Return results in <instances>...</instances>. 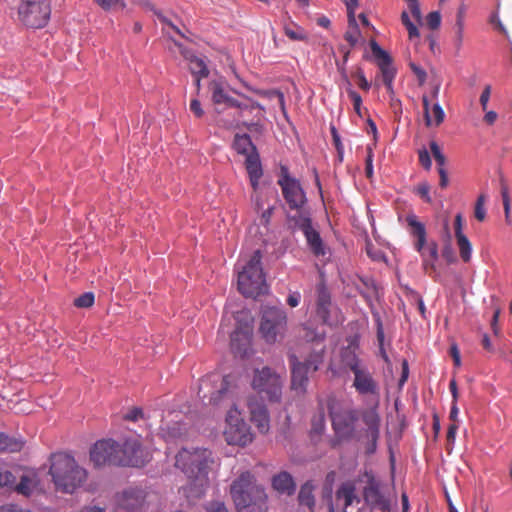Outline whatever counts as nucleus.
<instances>
[{
  "label": "nucleus",
  "mask_w": 512,
  "mask_h": 512,
  "mask_svg": "<svg viewBox=\"0 0 512 512\" xmlns=\"http://www.w3.org/2000/svg\"><path fill=\"white\" fill-rule=\"evenodd\" d=\"M213 463L212 453L205 448L182 449L176 455L175 465L188 478V484L182 487L187 498H199L208 486V471Z\"/></svg>",
  "instance_id": "obj_1"
},
{
  "label": "nucleus",
  "mask_w": 512,
  "mask_h": 512,
  "mask_svg": "<svg viewBox=\"0 0 512 512\" xmlns=\"http://www.w3.org/2000/svg\"><path fill=\"white\" fill-rule=\"evenodd\" d=\"M49 474L56 490L73 493L87 480V471L81 467L73 456L57 452L50 456Z\"/></svg>",
  "instance_id": "obj_2"
},
{
  "label": "nucleus",
  "mask_w": 512,
  "mask_h": 512,
  "mask_svg": "<svg viewBox=\"0 0 512 512\" xmlns=\"http://www.w3.org/2000/svg\"><path fill=\"white\" fill-rule=\"evenodd\" d=\"M232 499L238 512H266V499L264 488L255 483L254 476L243 472L233 481L230 488Z\"/></svg>",
  "instance_id": "obj_3"
},
{
  "label": "nucleus",
  "mask_w": 512,
  "mask_h": 512,
  "mask_svg": "<svg viewBox=\"0 0 512 512\" xmlns=\"http://www.w3.org/2000/svg\"><path fill=\"white\" fill-rule=\"evenodd\" d=\"M361 481L364 483L361 496L367 508L371 512H391L397 499L390 487L372 470H365Z\"/></svg>",
  "instance_id": "obj_4"
},
{
  "label": "nucleus",
  "mask_w": 512,
  "mask_h": 512,
  "mask_svg": "<svg viewBox=\"0 0 512 512\" xmlns=\"http://www.w3.org/2000/svg\"><path fill=\"white\" fill-rule=\"evenodd\" d=\"M261 258L260 251L256 250L246 264L238 271V290L245 297L257 298L268 290Z\"/></svg>",
  "instance_id": "obj_5"
},
{
  "label": "nucleus",
  "mask_w": 512,
  "mask_h": 512,
  "mask_svg": "<svg viewBox=\"0 0 512 512\" xmlns=\"http://www.w3.org/2000/svg\"><path fill=\"white\" fill-rule=\"evenodd\" d=\"M407 225L410 228V234L416 239L414 247L422 257V265L426 273L436 271V261L438 259V245L435 241L426 244V229L423 223L418 220L415 214L406 216Z\"/></svg>",
  "instance_id": "obj_6"
},
{
  "label": "nucleus",
  "mask_w": 512,
  "mask_h": 512,
  "mask_svg": "<svg viewBox=\"0 0 512 512\" xmlns=\"http://www.w3.org/2000/svg\"><path fill=\"white\" fill-rule=\"evenodd\" d=\"M252 388L269 402H279L282 397L283 379L270 367L254 371Z\"/></svg>",
  "instance_id": "obj_7"
},
{
  "label": "nucleus",
  "mask_w": 512,
  "mask_h": 512,
  "mask_svg": "<svg viewBox=\"0 0 512 512\" xmlns=\"http://www.w3.org/2000/svg\"><path fill=\"white\" fill-rule=\"evenodd\" d=\"M322 361L323 349L311 353L304 362L297 361L295 356L291 357V390L297 395H304L308 384V374L317 371Z\"/></svg>",
  "instance_id": "obj_8"
},
{
  "label": "nucleus",
  "mask_w": 512,
  "mask_h": 512,
  "mask_svg": "<svg viewBox=\"0 0 512 512\" xmlns=\"http://www.w3.org/2000/svg\"><path fill=\"white\" fill-rule=\"evenodd\" d=\"M50 15L51 7L45 0H21L18 5V18L28 28H43Z\"/></svg>",
  "instance_id": "obj_9"
},
{
  "label": "nucleus",
  "mask_w": 512,
  "mask_h": 512,
  "mask_svg": "<svg viewBox=\"0 0 512 512\" xmlns=\"http://www.w3.org/2000/svg\"><path fill=\"white\" fill-rule=\"evenodd\" d=\"M287 326V316L283 309L266 306L262 311L260 333L267 343H275L282 338Z\"/></svg>",
  "instance_id": "obj_10"
},
{
  "label": "nucleus",
  "mask_w": 512,
  "mask_h": 512,
  "mask_svg": "<svg viewBox=\"0 0 512 512\" xmlns=\"http://www.w3.org/2000/svg\"><path fill=\"white\" fill-rule=\"evenodd\" d=\"M224 437L229 445L246 446L253 441L250 426L240 417L236 407L227 413Z\"/></svg>",
  "instance_id": "obj_11"
},
{
  "label": "nucleus",
  "mask_w": 512,
  "mask_h": 512,
  "mask_svg": "<svg viewBox=\"0 0 512 512\" xmlns=\"http://www.w3.org/2000/svg\"><path fill=\"white\" fill-rule=\"evenodd\" d=\"M278 185L281 187L282 195L289 208L297 211V215L306 213L303 211V207L307 202L305 192L300 182L291 177L285 168H282V175L278 179Z\"/></svg>",
  "instance_id": "obj_12"
},
{
  "label": "nucleus",
  "mask_w": 512,
  "mask_h": 512,
  "mask_svg": "<svg viewBox=\"0 0 512 512\" xmlns=\"http://www.w3.org/2000/svg\"><path fill=\"white\" fill-rule=\"evenodd\" d=\"M119 444L111 439L97 441L90 449V460L96 467L133 463L132 459H120Z\"/></svg>",
  "instance_id": "obj_13"
},
{
  "label": "nucleus",
  "mask_w": 512,
  "mask_h": 512,
  "mask_svg": "<svg viewBox=\"0 0 512 512\" xmlns=\"http://www.w3.org/2000/svg\"><path fill=\"white\" fill-rule=\"evenodd\" d=\"M289 220L294 226L302 231L307 245L314 256L321 257L327 253V248L320 236V233L313 227L309 213H300L299 215L289 216Z\"/></svg>",
  "instance_id": "obj_14"
},
{
  "label": "nucleus",
  "mask_w": 512,
  "mask_h": 512,
  "mask_svg": "<svg viewBox=\"0 0 512 512\" xmlns=\"http://www.w3.org/2000/svg\"><path fill=\"white\" fill-rule=\"evenodd\" d=\"M120 459H132L133 463H119V466L142 467L150 459V453L141 445L139 438L131 437L119 444Z\"/></svg>",
  "instance_id": "obj_15"
},
{
  "label": "nucleus",
  "mask_w": 512,
  "mask_h": 512,
  "mask_svg": "<svg viewBox=\"0 0 512 512\" xmlns=\"http://www.w3.org/2000/svg\"><path fill=\"white\" fill-rule=\"evenodd\" d=\"M330 417L332 427L337 436L341 438H349L355 430V423L359 418V414L355 409H341L338 411L331 410Z\"/></svg>",
  "instance_id": "obj_16"
},
{
  "label": "nucleus",
  "mask_w": 512,
  "mask_h": 512,
  "mask_svg": "<svg viewBox=\"0 0 512 512\" xmlns=\"http://www.w3.org/2000/svg\"><path fill=\"white\" fill-rule=\"evenodd\" d=\"M212 383H219V386L216 391L210 394L208 403L217 405L229 391L231 383L230 376L221 377L218 374H213L205 379H202L198 391V394L201 398H207V392L209 391Z\"/></svg>",
  "instance_id": "obj_17"
},
{
  "label": "nucleus",
  "mask_w": 512,
  "mask_h": 512,
  "mask_svg": "<svg viewBox=\"0 0 512 512\" xmlns=\"http://www.w3.org/2000/svg\"><path fill=\"white\" fill-rule=\"evenodd\" d=\"M370 48L381 72L383 83L389 84V82H393L396 76V69L392 64L391 56L373 39L370 41Z\"/></svg>",
  "instance_id": "obj_18"
},
{
  "label": "nucleus",
  "mask_w": 512,
  "mask_h": 512,
  "mask_svg": "<svg viewBox=\"0 0 512 512\" xmlns=\"http://www.w3.org/2000/svg\"><path fill=\"white\" fill-rule=\"evenodd\" d=\"M252 326L250 323L239 325L231 334L230 347L235 356L245 357L251 344Z\"/></svg>",
  "instance_id": "obj_19"
},
{
  "label": "nucleus",
  "mask_w": 512,
  "mask_h": 512,
  "mask_svg": "<svg viewBox=\"0 0 512 512\" xmlns=\"http://www.w3.org/2000/svg\"><path fill=\"white\" fill-rule=\"evenodd\" d=\"M247 406L251 422L260 433L266 434L270 429V416L266 405L255 397H249Z\"/></svg>",
  "instance_id": "obj_20"
},
{
  "label": "nucleus",
  "mask_w": 512,
  "mask_h": 512,
  "mask_svg": "<svg viewBox=\"0 0 512 512\" xmlns=\"http://www.w3.org/2000/svg\"><path fill=\"white\" fill-rule=\"evenodd\" d=\"M145 499L146 493L142 488L130 487L118 496V508L124 512H139Z\"/></svg>",
  "instance_id": "obj_21"
},
{
  "label": "nucleus",
  "mask_w": 512,
  "mask_h": 512,
  "mask_svg": "<svg viewBox=\"0 0 512 512\" xmlns=\"http://www.w3.org/2000/svg\"><path fill=\"white\" fill-rule=\"evenodd\" d=\"M353 387L361 395H370L379 398V385L367 367L356 370Z\"/></svg>",
  "instance_id": "obj_22"
},
{
  "label": "nucleus",
  "mask_w": 512,
  "mask_h": 512,
  "mask_svg": "<svg viewBox=\"0 0 512 512\" xmlns=\"http://www.w3.org/2000/svg\"><path fill=\"white\" fill-rule=\"evenodd\" d=\"M335 501L344 511L354 503L359 504L361 498L357 493L355 481L347 480L342 482L335 492Z\"/></svg>",
  "instance_id": "obj_23"
},
{
  "label": "nucleus",
  "mask_w": 512,
  "mask_h": 512,
  "mask_svg": "<svg viewBox=\"0 0 512 512\" xmlns=\"http://www.w3.org/2000/svg\"><path fill=\"white\" fill-rule=\"evenodd\" d=\"M331 308V294L326 285L321 282L316 286V314L324 324H332L330 321Z\"/></svg>",
  "instance_id": "obj_24"
},
{
  "label": "nucleus",
  "mask_w": 512,
  "mask_h": 512,
  "mask_svg": "<svg viewBox=\"0 0 512 512\" xmlns=\"http://www.w3.org/2000/svg\"><path fill=\"white\" fill-rule=\"evenodd\" d=\"M39 485V478L36 471L29 469L25 470L19 476V482H14L12 490L23 496H30Z\"/></svg>",
  "instance_id": "obj_25"
},
{
  "label": "nucleus",
  "mask_w": 512,
  "mask_h": 512,
  "mask_svg": "<svg viewBox=\"0 0 512 512\" xmlns=\"http://www.w3.org/2000/svg\"><path fill=\"white\" fill-rule=\"evenodd\" d=\"M180 49L181 55L189 62V70L194 76L208 77L209 70L202 58L195 56L190 50L175 42Z\"/></svg>",
  "instance_id": "obj_26"
},
{
  "label": "nucleus",
  "mask_w": 512,
  "mask_h": 512,
  "mask_svg": "<svg viewBox=\"0 0 512 512\" xmlns=\"http://www.w3.org/2000/svg\"><path fill=\"white\" fill-rule=\"evenodd\" d=\"M362 421L367 427L368 437L371 438L373 448L380 434V417L376 408H370L362 412ZM374 449H372L373 451Z\"/></svg>",
  "instance_id": "obj_27"
},
{
  "label": "nucleus",
  "mask_w": 512,
  "mask_h": 512,
  "mask_svg": "<svg viewBox=\"0 0 512 512\" xmlns=\"http://www.w3.org/2000/svg\"><path fill=\"white\" fill-rule=\"evenodd\" d=\"M247 173L249 175L250 183L254 191L257 190L259 180L263 175L261 162L258 153L248 154L245 161Z\"/></svg>",
  "instance_id": "obj_28"
},
{
  "label": "nucleus",
  "mask_w": 512,
  "mask_h": 512,
  "mask_svg": "<svg viewBox=\"0 0 512 512\" xmlns=\"http://www.w3.org/2000/svg\"><path fill=\"white\" fill-rule=\"evenodd\" d=\"M208 89L211 92L212 102L216 105L225 104L228 107L230 105H238L237 100L230 97L224 90L223 83L218 80H212L208 84Z\"/></svg>",
  "instance_id": "obj_29"
},
{
  "label": "nucleus",
  "mask_w": 512,
  "mask_h": 512,
  "mask_svg": "<svg viewBox=\"0 0 512 512\" xmlns=\"http://www.w3.org/2000/svg\"><path fill=\"white\" fill-rule=\"evenodd\" d=\"M272 486L278 492L287 495L293 494L296 489L292 476L286 471L280 472L273 477Z\"/></svg>",
  "instance_id": "obj_30"
},
{
  "label": "nucleus",
  "mask_w": 512,
  "mask_h": 512,
  "mask_svg": "<svg viewBox=\"0 0 512 512\" xmlns=\"http://www.w3.org/2000/svg\"><path fill=\"white\" fill-rule=\"evenodd\" d=\"M233 146L239 154H243L246 157L248 154L256 153V148L252 143L249 135H236L234 138Z\"/></svg>",
  "instance_id": "obj_31"
},
{
  "label": "nucleus",
  "mask_w": 512,
  "mask_h": 512,
  "mask_svg": "<svg viewBox=\"0 0 512 512\" xmlns=\"http://www.w3.org/2000/svg\"><path fill=\"white\" fill-rule=\"evenodd\" d=\"M245 86L249 90H251L252 92H254L255 94H257L261 97H264L267 99L277 98L278 104L280 106L282 113L284 114V116L287 115L286 107H285V98H284V94L281 91L276 90V89H270V90L253 89L250 86H248L247 84H245Z\"/></svg>",
  "instance_id": "obj_32"
},
{
  "label": "nucleus",
  "mask_w": 512,
  "mask_h": 512,
  "mask_svg": "<svg viewBox=\"0 0 512 512\" xmlns=\"http://www.w3.org/2000/svg\"><path fill=\"white\" fill-rule=\"evenodd\" d=\"M325 430V410L322 403L311 419V434L321 435Z\"/></svg>",
  "instance_id": "obj_33"
},
{
  "label": "nucleus",
  "mask_w": 512,
  "mask_h": 512,
  "mask_svg": "<svg viewBox=\"0 0 512 512\" xmlns=\"http://www.w3.org/2000/svg\"><path fill=\"white\" fill-rule=\"evenodd\" d=\"M343 363L353 374L356 373V370H361L366 367L357 355L350 350L343 354Z\"/></svg>",
  "instance_id": "obj_34"
},
{
  "label": "nucleus",
  "mask_w": 512,
  "mask_h": 512,
  "mask_svg": "<svg viewBox=\"0 0 512 512\" xmlns=\"http://www.w3.org/2000/svg\"><path fill=\"white\" fill-rule=\"evenodd\" d=\"M312 492H313L312 485L309 483H305L301 487V489L299 491V495H298L299 503L301 505L307 506L310 509H312L313 506L315 505V500H314V496H313Z\"/></svg>",
  "instance_id": "obj_35"
},
{
  "label": "nucleus",
  "mask_w": 512,
  "mask_h": 512,
  "mask_svg": "<svg viewBox=\"0 0 512 512\" xmlns=\"http://www.w3.org/2000/svg\"><path fill=\"white\" fill-rule=\"evenodd\" d=\"M343 78L348 85L347 93L353 103L354 111L356 112V114L358 116L362 117V98L359 93H357L355 90H353L351 88V83H350L346 73H343Z\"/></svg>",
  "instance_id": "obj_36"
},
{
  "label": "nucleus",
  "mask_w": 512,
  "mask_h": 512,
  "mask_svg": "<svg viewBox=\"0 0 512 512\" xmlns=\"http://www.w3.org/2000/svg\"><path fill=\"white\" fill-rule=\"evenodd\" d=\"M23 443L17 441L4 433H0V450L8 452H17L22 449Z\"/></svg>",
  "instance_id": "obj_37"
},
{
  "label": "nucleus",
  "mask_w": 512,
  "mask_h": 512,
  "mask_svg": "<svg viewBox=\"0 0 512 512\" xmlns=\"http://www.w3.org/2000/svg\"><path fill=\"white\" fill-rule=\"evenodd\" d=\"M459 254L464 262H469L471 259L472 245L467 236L456 238Z\"/></svg>",
  "instance_id": "obj_38"
},
{
  "label": "nucleus",
  "mask_w": 512,
  "mask_h": 512,
  "mask_svg": "<svg viewBox=\"0 0 512 512\" xmlns=\"http://www.w3.org/2000/svg\"><path fill=\"white\" fill-rule=\"evenodd\" d=\"M284 34L293 41H304L307 39L305 30L296 24H293L292 27L284 25Z\"/></svg>",
  "instance_id": "obj_39"
},
{
  "label": "nucleus",
  "mask_w": 512,
  "mask_h": 512,
  "mask_svg": "<svg viewBox=\"0 0 512 512\" xmlns=\"http://www.w3.org/2000/svg\"><path fill=\"white\" fill-rule=\"evenodd\" d=\"M401 22L406 27L410 40L418 38L420 36L418 27L411 21L408 12H402Z\"/></svg>",
  "instance_id": "obj_40"
},
{
  "label": "nucleus",
  "mask_w": 512,
  "mask_h": 512,
  "mask_svg": "<svg viewBox=\"0 0 512 512\" xmlns=\"http://www.w3.org/2000/svg\"><path fill=\"white\" fill-rule=\"evenodd\" d=\"M349 29L345 32L344 38L350 44V46L354 47L358 43V39L360 36V30L357 22L348 23Z\"/></svg>",
  "instance_id": "obj_41"
},
{
  "label": "nucleus",
  "mask_w": 512,
  "mask_h": 512,
  "mask_svg": "<svg viewBox=\"0 0 512 512\" xmlns=\"http://www.w3.org/2000/svg\"><path fill=\"white\" fill-rule=\"evenodd\" d=\"M94 2L104 11L124 9L126 7L125 0H94Z\"/></svg>",
  "instance_id": "obj_42"
},
{
  "label": "nucleus",
  "mask_w": 512,
  "mask_h": 512,
  "mask_svg": "<svg viewBox=\"0 0 512 512\" xmlns=\"http://www.w3.org/2000/svg\"><path fill=\"white\" fill-rule=\"evenodd\" d=\"M15 480L16 476H14L12 472L0 467V488L12 490Z\"/></svg>",
  "instance_id": "obj_43"
},
{
  "label": "nucleus",
  "mask_w": 512,
  "mask_h": 512,
  "mask_svg": "<svg viewBox=\"0 0 512 512\" xmlns=\"http://www.w3.org/2000/svg\"><path fill=\"white\" fill-rule=\"evenodd\" d=\"M430 116L432 118V125L438 127L441 125L445 118V113L440 104L435 103L430 110Z\"/></svg>",
  "instance_id": "obj_44"
},
{
  "label": "nucleus",
  "mask_w": 512,
  "mask_h": 512,
  "mask_svg": "<svg viewBox=\"0 0 512 512\" xmlns=\"http://www.w3.org/2000/svg\"><path fill=\"white\" fill-rule=\"evenodd\" d=\"M94 301V294L92 292H86L75 298L74 305L78 308H90L94 304Z\"/></svg>",
  "instance_id": "obj_45"
},
{
  "label": "nucleus",
  "mask_w": 512,
  "mask_h": 512,
  "mask_svg": "<svg viewBox=\"0 0 512 512\" xmlns=\"http://www.w3.org/2000/svg\"><path fill=\"white\" fill-rule=\"evenodd\" d=\"M234 93H236V94H238V95L242 96L243 98L247 99V100L250 102V104H245V103L239 102V101L237 100V104H238V105H230L229 107L237 108V109H239L240 111H244V110H253V109H255V108H258V109H260V110H264V107H263L260 103H258V102H256V101H253V100H252V99H250L249 97H247V96H245V95H243V94H241V93H239V92H237V91H235V90H234Z\"/></svg>",
  "instance_id": "obj_46"
},
{
  "label": "nucleus",
  "mask_w": 512,
  "mask_h": 512,
  "mask_svg": "<svg viewBox=\"0 0 512 512\" xmlns=\"http://www.w3.org/2000/svg\"><path fill=\"white\" fill-rule=\"evenodd\" d=\"M414 192L426 203H431L432 198L430 196V185L427 182L419 183L415 188Z\"/></svg>",
  "instance_id": "obj_47"
},
{
  "label": "nucleus",
  "mask_w": 512,
  "mask_h": 512,
  "mask_svg": "<svg viewBox=\"0 0 512 512\" xmlns=\"http://www.w3.org/2000/svg\"><path fill=\"white\" fill-rule=\"evenodd\" d=\"M484 204H485V196L481 194L478 196L477 201L475 203V208H474V216L480 222L484 221L486 218V210H485Z\"/></svg>",
  "instance_id": "obj_48"
},
{
  "label": "nucleus",
  "mask_w": 512,
  "mask_h": 512,
  "mask_svg": "<svg viewBox=\"0 0 512 512\" xmlns=\"http://www.w3.org/2000/svg\"><path fill=\"white\" fill-rule=\"evenodd\" d=\"M384 338H385V335H384L383 326H382V323L379 321L378 325H377V340H378V344H379V351H380V355L382 356L384 361L386 363H388L389 357L384 349Z\"/></svg>",
  "instance_id": "obj_49"
},
{
  "label": "nucleus",
  "mask_w": 512,
  "mask_h": 512,
  "mask_svg": "<svg viewBox=\"0 0 512 512\" xmlns=\"http://www.w3.org/2000/svg\"><path fill=\"white\" fill-rule=\"evenodd\" d=\"M352 77H354L357 80V84L359 88H361L364 91H368L371 87L370 83L367 81L364 72L361 68H357L353 73Z\"/></svg>",
  "instance_id": "obj_50"
},
{
  "label": "nucleus",
  "mask_w": 512,
  "mask_h": 512,
  "mask_svg": "<svg viewBox=\"0 0 512 512\" xmlns=\"http://www.w3.org/2000/svg\"><path fill=\"white\" fill-rule=\"evenodd\" d=\"M426 24L431 30H436L441 24V15L438 11H432L426 16Z\"/></svg>",
  "instance_id": "obj_51"
},
{
  "label": "nucleus",
  "mask_w": 512,
  "mask_h": 512,
  "mask_svg": "<svg viewBox=\"0 0 512 512\" xmlns=\"http://www.w3.org/2000/svg\"><path fill=\"white\" fill-rule=\"evenodd\" d=\"M147 7H149L151 10L154 11V13L157 15L158 19L169 26L171 29H173L177 34H179L181 37H185L184 34L181 32V30L175 26L169 19H167L161 12L154 10L153 5L150 3H147Z\"/></svg>",
  "instance_id": "obj_52"
},
{
  "label": "nucleus",
  "mask_w": 512,
  "mask_h": 512,
  "mask_svg": "<svg viewBox=\"0 0 512 512\" xmlns=\"http://www.w3.org/2000/svg\"><path fill=\"white\" fill-rule=\"evenodd\" d=\"M464 37V23L461 21H456L455 23V46L457 49H460L463 43Z\"/></svg>",
  "instance_id": "obj_53"
},
{
  "label": "nucleus",
  "mask_w": 512,
  "mask_h": 512,
  "mask_svg": "<svg viewBox=\"0 0 512 512\" xmlns=\"http://www.w3.org/2000/svg\"><path fill=\"white\" fill-rule=\"evenodd\" d=\"M373 151L370 147L367 148V156L365 159L366 167L365 174L366 177L371 180L373 178Z\"/></svg>",
  "instance_id": "obj_54"
},
{
  "label": "nucleus",
  "mask_w": 512,
  "mask_h": 512,
  "mask_svg": "<svg viewBox=\"0 0 512 512\" xmlns=\"http://www.w3.org/2000/svg\"><path fill=\"white\" fill-rule=\"evenodd\" d=\"M501 195H502V200H503L505 216H508L509 212H510V199H509V195H508V188H507L506 184L504 183L503 179H501Z\"/></svg>",
  "instance_id": "obj_55"
},
{
  "label": "nucleus",
  "mask_w": 512,
  "mask_h": 512,
  "mask_svg": "<svg viewBox=\"0 0 512 512\" xmlns=\"http://www.w3.org/2000/svg\"><path fill=\"white\" fill-rule=\"evenodd\" d=\"M409 67L412 70V72L415 74V76L417 77L419 84H423L427 79L426 71L421 66H419L413 62H411L409 64Z\"/></svg>",
  "instance_id": "obj_56"
},
{
  "label": "nucleus",
  "mask_w": 512,
  "mask_h": 512,
  "mask_svg": "<svg viewBox=\"0 0 512 512\" xmlns=\"http://www.w3.org/2000/svg\"><path fill=\"white\" fill-rule=\"evenodd\" d=\"M348 15V23H355V10L358 7V0H347L345 2Z\"/></svg>",
  "instance_id": "obj_57"
},
{
  "label": "nucleus",
  "mask_w": 512,
  "mask_h": 512,
  "mask_svg": "<svg viewBox=\"0 0 512 512\" xmlns=\"http://www.w3.org/2000/svg\"><path fill=\"white\" fill-rule=\"evenodd\" d=\"M418 154H419L420 164L423 166L424 169L430 170L431 166H432V161H431L428 151L425 148H423V149L419 150Z\"/></svg>",
  "instance_id": "obj_58"
},
{
  "label": "nucleus",
  "mask_w": 512,
  "mask_h": 512,
  "mask_svg": "<svg viewBox=\"0 0 512 512\" xmlns=\"http://www.w3.org/2000/svg\"><path fill=\"white\" fill-rule=\"evenodd\" d=\"M464 220L461 213L456 214L454 220L455 238L466 236L463 233Z\"/></svg>",
  "instance_id": "obj_59"
},
{
  "label": "nucleus",
  "mask_w": 512,
  "mask_h": 512,
  "mask_svg": "<svg viewBox=\"0 0 512 512\" xmlns=\"http://www.w3.org/2000/svg\"><path fill=\"white\" fill-rule=\"evenodd\" d=\"M143 417V410L139 407H133L125 415L124 419L127 421H137Z\"/></svg>",
  "instance_id": "obj_60"
},
{
  "label": "nucleus",
  "mask_w": 512,
  "mask_h": 512,
  "mask_svg": "<svg viewBox=\"0 0 512 512\" xmlns=\"http://www.w3.org/2000/svg\"><path fill=\"white\" fill-rule=\"evenodd\" d=\"M331 134H332L333 142H334L335 148L337 150L338 156H339L340 160H342L344 148L341 143L340 136L338 135L335 127L331 128Z\"/></svg>",
  "instance_id": "obj_61"
},
{
  "label": "nucleus",
  "mask_w": 512,
  "mask_h": 512,
  "mask_svg": "<svg viewBox=\"0 0 512 512\" xmlns=\"http://www.w3.org/2000/svg\"><path fill=\"white\" fill-rule=\"evenodd\" d=\"M409 11L412 15V17L417 21V23H422V13L420 10V4L419 3H413L408 4Z\"/></svg>",
  "instance_id": "obj_62"
},
{
  "label": "nucleus",
  "mask_w": 512,
  "mask_h": 512,
  "mask_svg": "<svg viewBox=\"0 0 512 512\" xmlns=\"http://www.w3.org/2000/svg\"><path fill=\"white\" fill-rule=\"evenodd\" d=\"M190 110L194 113V115L198 118L204 115V111L201 107V103L197 99H192L190 102Z\"/></svg>",
  "instance_id": "obj_63"
},
{
  "label": "nucleus",
  "mask_w": 512,
  "mask_h": 512,
  "mask_svg": "<svg viewBox=\"0 0 512 512\" xmlns=\"http://www.w3.org/2000/svg\"><path fill=\"white\" fill-rule=\"evenodd\" d=\"M208 512H228L223 502L215 501L209 504Z\"/></svg>",
  "instance_id": "obj_64"
}]
</instances>
